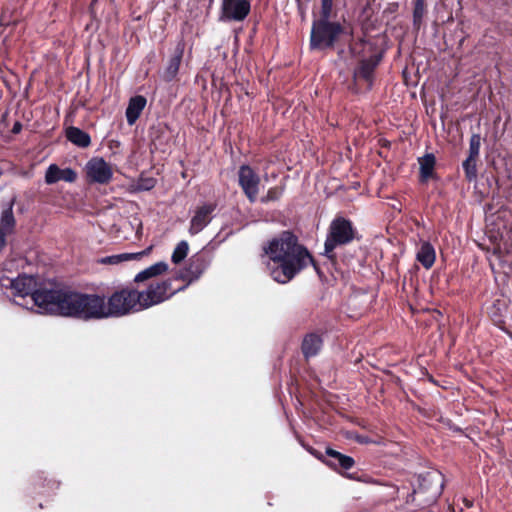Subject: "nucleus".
<instances>
[{"mask_svg": "<svg viewBox=\"0 0 512 512\" xmlns=\"http://www.w3.org/2000/svg\"><path fill=\"white\" fill-rule=\"evenodd\" d=\"M326 454L334 458L337 464L345 470L351 469L354 466L355 461L352 457L344 455L334 449L328 448Z\"/></svg>", "mask_w": 512, "mask_h": 512, "instance_id": "nucleus-25", "label": "nucleus"}, {"mask_svg": "<svg viewBox=\"0 0 512 512\" xmlns=\"http://www.w3.org/2000/svg\"><path fill=\"white\" fill-rule=\"evenodd\" d=\"M15 198L11 199L7 207L3 209L0 218V229L12 232L15 226V218L13 215V206Z\"/></svg>", "mask_w": 512, "mask_h": 512, "instance_id": "nucleus-21", "label": "nucleus"}, {"mask_svg": "<svg viewBox=\"0 0 512 512\" xmlns=\"http://www.w3.org/2000/svg\"><path fill=\"white\" fill-rule=\"evenodd\" d=\"M168 269V265L165 262H158L154 265L146 268L135 276L136 282L147 280L151 277L160 275Z\"/></svg>", "mask_w": 512, "mask_h": 512, "instance_id": "nucleus-22", "label": "nucleus"}, {"mask_svg": "<svg viewBox=\"0 0 512 512\" xmlns=\"http://www.w3.org/2000/svg\"><path fill=\"white\" fill-rule=\"evenodd\" d=\"M205 269V263L201 257H192L189 262V266L186 270L184 278H188L190 281L199 278Z\"/></svg>", "mask_w": 512, "mask_h": 512, "instance_id": "nucleus-23", "label": "nucleus"}, {"mask_svg": "<svg viewBox=\"0 0 512 512\" xmlns=\"http://www.w3.org/2000/svg\"><path fill=\"white\" fill-rule=\"evenodd\" d=\"M263 251L269 275L280 284L290 282L301 270L313 263L309 251L289 231L272 238L263 247Z\"/></svg>", "mask_w": 512, "mask_h": 512, "instance_id": "nucleus-2", "label": "nucleus"}, {"mask_svg": "<svg viewBox=\"0 0 512 512\" xmlns=\"http://www.w3.org/2000/svg\"><path fill=\"white\" fill-rule=\"evenodd\" d=\"M495 252H499L500 251V245L498 244L495 248H494Z\"/></svg>", "mask_w": 512, "mask_h": 512, "instance_id": "nucleus-36", "label": "nucleus"}, {"mask_svg": "<svg viewBox=\"0 0 512 512\" xmlns=\"http://www.w3.org/2000/svg\"><path fill=\"white\" fill-rule=\"evenodd\" d=\"M426 9H425V3L424 0H416L414 5V11H413V22L414 25L419 27L422 19L425 15Z\"/></svg>", "mask_w": 512, "mask_h": 512, "instance_id": "nucleus-27", "label": "nucleus"}, {"mask_svg": "<svg viewBox=\"0 0 512 512\" xmlns=\"http://www.w3.org/2000/svg\"><path fill=\"white\" fill-rule=\"evenodd\" d=\"M88 178L92 182L107 184L113 175L111 166L103 158H92L86 165Z\"/></svg>", "mask_w": 512, "mask_h": 512, "instance_id": "nucleus-10", "label": "nucleus"}, {"mask_svg": "<svg viewBox=\"0 0 512 512\" xmlns=\"http://www.w3.org/2000/svg\"><path fill=\"white\" fill-rule=\"evenodd\" d=\"M188 251H189L188 243L186 241L179 242L172 253V256H171L172 262L175 264L180 263L182 260H184L186 258Z\"/></svg>", "mask_w": 512, "mask_h": 512, "instance_id": "nucleus-26", "label": "nucleus"}, {"mask_svg": "<svg viewBox=\"0 0 512 512\" xmlns=\"http://www.w3.org/2000/svg\"><path fill=\"white\" fill-rule=\"evenodd\" d=\"M174 294L169 281H161L149 285L146 291L139 292L142 309L159 304Z\"/></svg>", "mask_w": 512, "mask_h": 512, "instance_id": "nucleus-6", "label": "nucleus"}, {"mask_svg": "<svg viewBox=\"0 0 512 512\" xmlns=\"http://www.w3.org/2000/svg\"><path fill=\"white\" fill-rule=\"evenodd\" d=\"M151 249H152V247L150 246L146 250L137 252V253H122V254L107 256V257L102 258L100 260V263L116 265V264H119L124 261L140 259L141 257L147 255L151 251Z\"/></svg>", "mask_w": 512, "mask_h": 512, "instance_id": "nucleus-18", "label": "nucleus"}, {"mask_svg": "<svg viewBox=\"0 0 512 512\" xmlns=\"http://www.w3.org/2000/svg\"><path fill=\"white\" fill-rule=\"evenodd\" d=\"M379 59L370 58L363 60L354 72L356 80H365L369 85L372 83L373 72L378 65Z\"/></svg>", "mask_w": 512, "mask_h": 512, "instance_id": "nucleus-16", "label": "nucleus"}, {"mask_svg": "<svg viewBox=\"0 0 512 512\" xmlns=\"http://www.w3.org/2000/svg\"><path fill=\"white\" fill-rule=\"evenodd\" d=\"M1 286L5 288H11L14 290V295L18 297L25 298L26 296L30 297V300L33 303V306L36 307V312L38 311V306L35 304L32 296L34 293L38 292V290L33 291L35 286V280L31 276L21 275L16 279H10L8 277L1 279ZM44 289H39V291H43Z\"/></svg>", "mask_w": 512, "mask_h": 512, "instance_id": "nucleus-8", "label": "nucleus"}, {"mask_svg": "<svg viewBox=\"0 0 512 512\" xmlns=\"http://www.w3.org/2000/svg\"><path fill=\"white\" fill-rule=\"evenodd\" d=\"M146 103V98L141 95L134 96L129 100L126 109V118L129 125H133L137 121L145 108Z\"/></svg>", "mask_w": 512, "mask_h": 512, "instance_id": "nucleus-14", "label": "nucleus"}, {"mask_svg": "<svg viewBox=\"0 0 512 512\" xmlns=\"http://www.w3.org/2000/svg\"><path fill=\"white\" fill-rule=\"evenodd\" d=\"M66 137L70 142L82 148L88 147L91 143L88 133L73 126L66 130Z\"/></svg>", "mask_w": 512, "mask_h": 512, "instance_id": "nucleus-19", "label": "nucleus"}, {"mask_svg": "<svg viewBox=\"0 0 512 512\" xmlns=\"http://www.w3.org/2000/svg\"><path fill=\"white\" fill-rule=\"evenodd\" d=\"M77 173L71 168L61 169L56 164H51L45 173V182L47 184H54L58 181H65L69 183L75 182Z\"/></svg>", "mask_w": 512, "mask_h": 512, "instance_id": "nucleus-13", "label": "nucleus"}, {"mask_svg": "<svg viewBox=\"0 0 512 512\" xmlns=\"http://www.w3.org/2000/svg\"><path fill=\"white\" fill-rule=\"evenodd\" d=\"M32 299L40 314H56L83 320L107 318L105 297L63 289L38 291Z\"/></svg>", "mask_w": 512, "mask_h": 512, "instance_id": "nucleus-1", "label": "nucleus"}, {"mask_svg": "<svg viewBox=\"0 0 512 512\" xmlns=\"http://www.w3.org/2000/svg\"><path fill=\"white\" fill-rule=\"evenodd\" d=\"M184 53V44L179 42L175 48L173 57L170 59L169 64L164 72V78L171 81L178 73L181 59Z\"/></svg>", "mask_w": 512, "mask_h": 512, "instance_id": "nucleus-17", "label": "nucleus"}, {"mask_svg": "<svg viewBox=\"0 0 512 512\" xmlns=\"http://www.w3.org/2000/svg\"><path fill=\"white\" fill-rule=\"evenodd\" d=\"M144 189L148 190L153 187V183L149 181L148 183H145L144 186H142Z\"/></svg>", "mask_w": 512, "mask_h": 512, "instance_id": "nucleus-34", "label": "nucleus"}, {"mask_svg": "<svg viewBox=\"0 0 512 512\" xmlns=\"http://www.w3.org/2000/svg\"><path fill=\"white\" fill-rule=\"evenodd\" d=\"M250 11V3L247 0H222L223 18L227 20L241 21Z\"/></svg>", "mask_w": 512, "mask_h": 512, "instance_id": "nucleus-11", "label": "nucleus"}, {"mask_svg": "<svg viewBox=\"0 0 512 512\" xmlns=\"http://www.w3.org/2000/svg\"><path fill=\"white\" fill-rule=\"evenodd\" d=\"M443 490V476L441 473L429 472L421 477V481L417 490H414L413 494L421 495L427 494L425 502L431 503L441 495Z\"/></svg>", "mask_w": 512, "mask_h": 512, "instance_id": "nucleus-7", "label": "nucleus"}, {"mask_svg": "<svg viewBox=\"0 0 512 512\" xmlns=\"http://www.w3.org/2000/svg\"><path fill=\"white\" fill-rule=\"evenodd\" d=\"M21 129H22V125H21V123L16 122V123L13 125L12 132H13L14 134H17V133H19V132L21 131Z\"/></svg>", "mask_w": 512, "mask_h": 512, "instance_id": "nucleus-33", "label": "nucleus"}, {"mask_svg": "<svg viewBox=\"0 0 512 512\" xmlns=\"http://www.w3.org/2000/svg\"><path fill=\"white\" fill-rule=\"evenodd\" d=\"M420 174L423 181H426L433 174L435 166V156L433 154H426L419 158Z\"/></svg>", "mask_w": 512, "mask_h": 512, "instance_id": "nucleus-24", "label": "nucleus"}, {"mask_svg": "<svg viewBox=\"0 0 512 512\" xmlns=\"http://www.w3.org/2000/svg\"><path fill=\"white\" fill-rule=\"evenodd\" d=\"M282 190L278 187H274L268 190L266 196L262 198V202L275 201L280 198Z\"/></svg>", "mask_w": 512, "mask_h": 512, "instance_id": "nucleus-30", "label": "nucleus"}, {"mask_svg": "<svg viewBox=\"0 0 512 512\" xmlns=\"http://www.w3.org/2000/svg\"><path fill=\"white\" fill-rule=\"evenodd\" d=\"M139 296V292L133 289H122L113 293L106 301L107 318L142 310Z\"/></svg>", "mask_w": 512, "mask_h": 512, "instance_id": "nucleus-3", "label": "nucleus"}, {"mask_svg": "<svg viewBox=\"0 0 512 512\" xmlns=\"http://www.w3.org/2000/svg\"><path fill=\"white\" fill-rule=\"evenodd\" d=\"M341 31L340 24L329 22L328 19L315 21L311 31V47H332Z\"/></svg>", "mask_w": 512, "mask_h": 512, "instance_id": "nucleus-5", "label": "nucleus"}, {"mask_svg": "<svg viewBox=\"0 0 512 512\" xmlns=\"http://www.w3.org/2000/svg\"><path fill=\"white\" fill-rule=\"evenodd\" d=\"M214 210L215 205L213 204H204L198 207L190 221V234L195 235L202 231L211 221V214Z\"/></svg>", "mask_w": 512, "mask_h": 512, "instance_id": "nucleus-12", "label": "nucleus"}, {"mask_svg": "<svg viewBox=\"0 0 512 512\" xmlns=\"http://www.w3.org/2000/svg\"><path fill=\"white\" fill-rule=\"evenodd\" d=\"M321 345V338L316 334H310L303 340L302 351L306 357H312L319 352Z\"/></svg>", "mask_w": 512, "mask_h": 512, "instance_id": "nucleus-20", "label": "nucleus"}, {"mask_svg": "<svg viewBox=\"0 0 512 512\" xmlns=\"http://www.w3.org/2000/svg\"><path fill=\"white\" fill-rule=\"evenodd\" d=\"M9 231H5L0 229V250L4 248L6 244V236L9 234Z\"/></svg>", "mask_w": 512, "mask_h": 512, "instance_id": "nucleus-32", "label": "nucleus"}, {"mask_svg": "<svg viewBox=\"0 0 512 512\" xmlns=\"http://www.w3.org/2000/svg\"><path fill=\"white\" fill-rule=\"evenodd\" d=\"M416 259L424 268L430 269L436 259L434 247L429 242L423 241L417 250Z\"/></svg>", "mask_w": 512, "mask_h": 512, "instance_id": "nucleus-15", "label": "nucleus"}, {"mask_svg": "<svg viewBox=\"0 0 512 512\" xmlns=\"http://www.w3.org/2000/svg\"><path fill=\"white\" fill-rule=\"evenodd\" d=\"M476 159L467 158L463 162V169L465 171L466 177L469 181L476 179L477 169H476Z\"/></svg>", "mask_w": 512, "mask_h": 512, "instance_id": "nucleus-29", "label": "nucleus"}, {"mask_svg": "<svg viewBox=\"0 0 512 512\" xmlns=\"http://www.w3.org/2000/svg\"><path fill=\"white\" fill-rule=\"evenodd\" d=\"M489 233V237L496 243V241L498 240V237L494 234H492L491 231L488 232Z\"/></svg>", "mask_w": 512, "mask_h": 512, "instance_id": "nucleus-35", "label": "nucleus"}, {"mask_svg": "<svg viewBox=\"0 0 512 512\" xmlns=\"http://www.w3.org/2000/svg\"><path fill=\"white\" fill-rule=\"evenodd\" d=\"M355 231L352 223L343 218L336 217L330 224L329 232L324 245V253L332 256L333 250L338 245H345L354 239Z\"/></svg>", "mask_w": 512, "mask_h": 512, "instance_id": "nucleus-4", "label": "nucleus"}, {"mask_svg": "<svg viewBox=\"0 0 512 512\" xmlns=\"http://www.w3.org/2000/svg\"><path fill=\"white\" fill-rule=\"evenodd\" d=\"M238 182L250 202H255L259 193L260 177L248 165H243L238 171Z\"/></svg>", "mask_w": 512, "mask_h": 512, "instance_id": "nucleus-9", "label": "nucleus"}, {"mask_svg": "<svg viewBox=\"0 0 512 512\" xmlns=\"http://www.w3.org/2000/svg\"><path fill=\"white\" fill-rule=\"evenodd\" d=\"M332 9V0H322V19H328Z\"/></svg>", "mask_w": 512, "mask_h": 512, "instance_id": "nucleus-31", "label": "nucleus"}, {"mask_svg": "<svg viewBox=\"0 0 512 512\" xmlns=\"http://www.w3.org/2000/svg\"><path fill=\"white\" fill-rule=\"evenodd\" d=\"M330 465H336L335 463H333L332 461H329L328 462Z\"/></svg>", "mask_w": 512, "mask_h": 512, "instance_id": "nucleus-37", "label": "nucleus"}, {"mask_svg": "<svg viewBox=\"0 0 512 512\" xmlns=\"http://www.w3.org/2000/svg\"><path fill=\"white\" fill-rule=\"evenodd\" d=\"M481 146V137L479 134H473L469 142V158L476 159L479 156Z\"/></svg>", "mask_w": 512, "mask_h": 512, "instance_id": "nucleus-28", "label": "nucleus"}]
</instances>
